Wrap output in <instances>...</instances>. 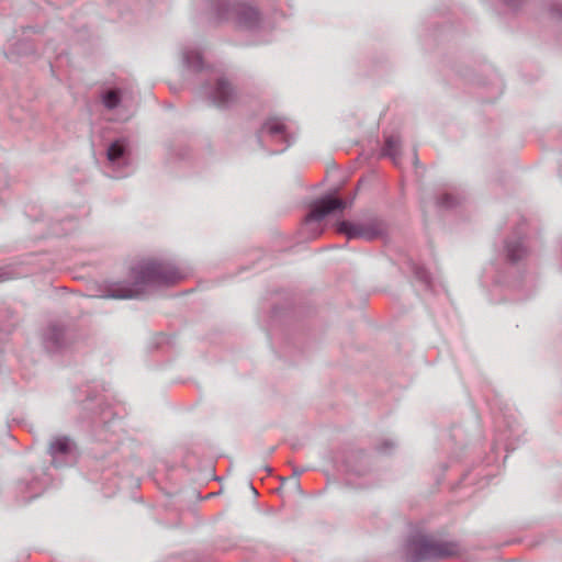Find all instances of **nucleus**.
<instances>
[{"label": "nucleus", "instance_id": "2", "mask_svg": "<svg viewBox=\"0 0 562 562\" xmlns=\"http://www.w3.org/2000/svg\"><path fill=\"white\" fill-rule=\"evenodd\" d=\"M211 9L216 20L233 21L238 27L252 31L259 26L258 10L245 2L211 0Z\"/></svg>", "mask_w": 562, "mask_h": 562}, {"label": "nucleus", "instance_id": "15", "mask_svg": "<svg viewBox=\"0 0 562 562\" xmlns=\"http://www.w3.org/2000/svg\"><path fill=\"white\" fill-rule=\"evenodd\" d=\"M458 203V198L451 193H445L438 201V204L442 207H452Z\"/></svg>", "mask_w": 562, "mask_h": 562}, {"label": "nucleus", "instance_id": "18", "mask_svg": "<svg viewBox=\"0 0 562 562\" xmlns=\"http://www.w3.org/2000/svg\"><path fill=\"white\" fill-rule=\"evenodd\" d=\"M508 5L515 7L518 4L519 0H503Z\"/></svg>", "mask_w": 562, "mask_h": 562}, {"label": "nucleus", "instance_id": "19", "mask_svg": "<svg viewBox=\"0 0 562 562\" xmlns=\"http://www.w3.org/2000/svg\"><path fill=\"white\" fill-rule=\"evenodd\" d=\"M16 54H26L27 53V49L26 48H23V49H16L15 50Z\"/></svg>", "mask_w": 562, "mask_h": 562}, {"label": "nucleus", "instance_id": "10", "mask_svg": "<svg viewBox=\"0 0 562 562\" xmlns=\"http://www.w3.org/2000/svg\"><path fill=\"white\" fill-rule=\"evenodd\" d=\"M64 338L63 329L58 326H50L45 334L46 347L50 350L58 349Z\"/></svg>", "mask_w": 562, "mask_h": 562}, {"label": "nucleus", "instance_id": "3", "mask_svg": "<svg viewBox=\"0 0 562 562\" xmlns=\"http://www.w3.org/2000/svg\"><path fill=\"white\" fill-rule=\"evenodd\" d=\"M407 554L414 562L435 560L457 554L458 547L426 535L412 536L407 541Z\"/></svg>", "mask_w": 562, "mask_h": 562}, {"label": "nucleus", "instance_id": "14", "mask_svg": "<svg viewBox=\"0 0 562 562\" xmlns=\"http://www.w3.org/2000/svg\"><path fill=\"white\" fill-rule=\"evenodd\" d=\"M102 102L109 110L115 109L121 102V93L117 89L106 90L102 94Z\"/></svg>", "mask_w": 562, "mask_h": 562}, {"label": "nucleus", "instance_id": "16", "mask_svg": "<svg viewBox=\"0 0 562 562\" xmlns=\"http://www.w3.org/2000/svg\"><path fill=\"white\" fill-rule=\"evenodd\" d=\"M415 274L420 281L425 282L426 284H429V274L423 267L416 268Z\"/></svg>", "mask_w": 562, "mask_h": 562}, {"label": "nucleus", "instance_id": "11", "mask_svg": "<svg viewBox=\"0 0 562 562\" xmlns=\"http://www.w3.org/2000/svg\"><path fill=\"white\" fill-rule=\"evenodd\" d=\"M506 251H507V258L512 262H517V261L521 260L527 254V249L520 239L516 240V241H507L506 243Z\"/></svg>", "mask_w": 562, "mask_h": 562}, {"label": "nucleus", "instance_id": "5", "mask_svg": "<svg viewBox=\"0 0 562 562\" xmlns=\"http://www.w3.org/2000/svg\"><path fill=\"white\" fill-rule=\"evenodd\" d=\"M338 232L346 235L348 239L373 240L383 234L384 225L376 217L357 223L341 221L338 223Z\"/></svg>", "mask_w": 562, "mask_h": 562}, {"label": "nucleus", "instance_id": "1", "mask_svg": "<svg viewBox=\"0 0 562 562\" xmlns=\"http://www.w3.org/2000/svg\"><path fill=\"white\" fill-rule=\"evenodd\" d=\"M182 278L180 271L171 263L155 260H143L131 269V282H114L108 285L103 297L138 299L150 286L172 283Z\"/></svg>", "mask_w": 562, "mask_h": 562}, {"label": "nucleus", "instance_id": "7", "mask_svg": "<svg viewBox=\"0 0 562 562\" xmlns=\"http://www.w3.org/2000/svg\"><path fill=\"white\" fill-rule=\"evenodd\" d=\"M258 137L260 142L269 137L274 142L285 144V146L282 149L276 150L274 153L283 151L290 145L289 135L285 131V125L279 119L274 117L269 119L262 125L261 130L259 131Z\"/></svg>", "mask_w": 562, "mask_h": 562}, {"label": "nucleus", "instance_id": "13", "mask_svg": "<svg viewBox=\"0 0 562 562\" xmlns=\"http://www.w3.org/2000/svg\"><path fill=\"white\" fill-rule=\"evenodd\" d=\"M401 140L397 136H387L383 148V154L390 157L394 164H397L400 157Z\"/></svg>", "mask_w": 562, "mask_h": 562}, {"label": "nucleus", "instance_id": "8", "mask_svg": "<svg viewBox=\"0 0 562 562\" xmlns=\"http://www.w3.org/2000/svg\"><path fill=\"white\" fill-rule=\"evenodd\" d=\"M74 449L75 446L71 440L66 436H60L50 441L48 453L55 465H61L68 457L72 456Z\"/></svg>", "mask_w": 562, "mask_h": 562}, {"label": "nucleus", "instance_id": "9", "mask_svg": "<svg viewBox=\"0 0 562 562\" xmlns=\"http://www.w3.org/2000/svg\"><path fill=\"white\" fill-rule=\"evenodd\" d=\"M106 157L113 167L127 165V149L124 139H116L106 149Z\"/></svg>", "mask_w": 562, "mask_h": 562}, {"label": "nucleus", "instance_id": "17", "mask_svg": "<svg viewBox=\"0 0 562 562\" xmlns=\"http://www.w3.org/2000/svg\"><path fill=\"white\" fill-rule=\"evenodd\" d=\"M11 278L9 270L0 268V282L9 280Z\"/></svg>", "mask_w": 562, "mask_h": 562}, {"label": "nucleus", "instance_id": "6", "mask_svg": "<svg viewBox=\"0 0 562 562\" xmlns=\"http://www.w3.org/2000/svg\"><path fill=\"white\" fill-rule=\"evenodd\" d=\"M212 103L218 108H228L237 100V92L232 83L225 78H218L206 90Z\"/></svg>", "mask_w": 562, "mask_h": 562}, {"label": "nucleus", "instance_id": "4", "mask_svg": "<svg viewBox=\"0 0 562 562\" xmlns=\"http://www.w3.org/2000/svg\"><path fill=\"white\" fill-rule=\"evenodd\" d=\"M346 202L333 198L325 196L316 202L310 213L306 215L303 228L312 232V238H315L321 234L319 223L328 214L333 213L336 210H344L346 207Z\"/></svg>", "mask_w": 562, "mask_h": 562}, {"label": "nucleus", "instance_id": "12", "mask_svg": "<svg viewBox=\"0 0 562 562\" xmlns=\"http://www.w3.org/2000/svg\"><path fill=\"white\" fill-rule=\"evenodd\" d=\"M183 61H184L186 66L193 71L201 70L203 67L202 56H201L200 52H198L195 49H191V48L184 49Z\"/></svg>", "mask_w": 562, "mask_h": 562}]
</instances>
